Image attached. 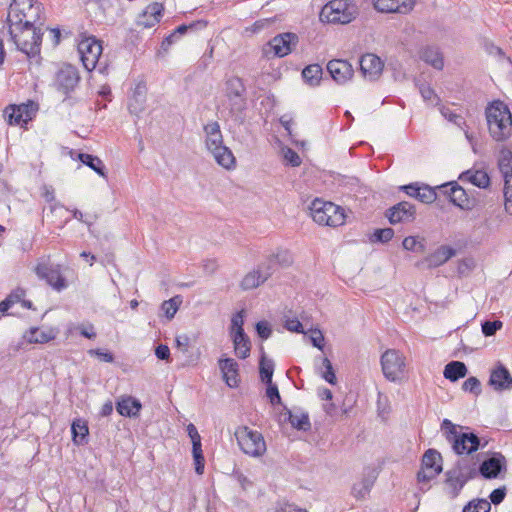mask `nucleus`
<instances>
[{"label":"nucleus","instance_id":"f3484780","mask_svg":"<svg viewBox=\"0 0 512 512\" xmlns=\"http://www.w3.org/2000/svg\"><path fill=\"white\" fill-rule=\"evenodd\" d=\"M488 385L497 393L512 390V375L502 363L491 370Z\"/></svg>","mask_w":512,"mask_h":512},{"label":"nucleus","instance_id":"ea45409f","mask_svg":"<svg viewBox=\"0 0 512 512\" xmlns=\"http://www.w3.org/2000/svg\"><path fill=\"white\" fill-rule=\"evenodd\" d=\"M79 160L94 170L98 175L106 177L105 165L99 157L87 153H80Z\"/></svg>","mask_w":512,"mask_h":512},{"label":"nucleus","instance_id":"c85d7f7f","mask_svg":"<svg viewBox=\"0 0 512 512\" xmlns=\"http://www.w3.org/2000/svg\"><path fill=\"white\" fill-rule=\"evenodd\" d=\"M146 95L147 87L145 82L137 83L133 90V94L128 105L129 111L131 113L138 115L144 110Z\"/></svg>","mask_w":512,"mask_h":512},{"label":"nucleus","instance_id":"aec40b11","mask_svg":"<svg viewBox=\"0 0 512 512\" xmlns=\"http://www.w3.org/2000/svg\"><path fill=\"white\" fill-rule=\"evenodd\" d=\"M499 168L504 177L505 209L512 214V156L503 157Z\"/></svg>","mask_w":512,"mask_h":512},{"label":"nucleus","instance_id":"cd10ccee","mask_svg":"<svg viewBox=\"0 0 512 512\" xmlns=\"http://www.w3.org/2000/svg\"><path fill=\"white\" fill-rule=\"evenodd\" d=\"M455 253L456 251L453 248L442 245L436 251L428 255L422 263L426 264L428 268L439 267L452 258Z\"/></svg>","mask_w":512,"mask_h":512},{"label":"nucleus","instance_id":"a19ab883","mask_svg":"<svg viewBox=\"0 0 512 512\" xmlns=\"http://www.w3.org/2000/svg\"><path fill=\"white\" fill-rule=\"evenodd\" d=\"M207 23L204 22V21H196V22H192L191 24L189 25H185V24H182L180 26H178L175 31L173 33H171L170 35H168L162 42V46H169L171 45L173 42H174V39L180 35H183L185 34L188 30H194L196 29L198 26L200 27H206Z\"/></svg>","mask_w":512,"mask_h":512},{"label":"nucleus","instance_id":"79ce46f5","mask_svg":"<svg viewBox=\"0 0 512 512\" xmlns=\"http://www.w3.org/2000/svg\"><path fill=\"white\" fill-rule=\"evenodd\" d=\"M274 372V362L271 359H268L264 352H262L260 362H259V373L262 382L270 383L272 381Z\"/></svg>","mask_w":512,"mask_h":512},{"label":"nucleus","instance_id":"49530a36","mask_svg":"<svg viewBox=\"0 0 512 512\" xmlns=\"http://www.w3.org/2000/svg\"><path fill=\"white\" fill-rule=\"evenodd\" d=\"M276 262L281 265L288 266L292 263V257L288 251H279L277 254L269 258L265 265L267 266L268 270L272 272Z\"/></svg>","mask_w":512,"mask_h":512},{"label":"nucleus","instance_id":"423d86ee","mask_svg":"<svg viewBox=\"0 0 512 512\" xmlns=\"http://www.w3.org/2000/svg\"><path fill=\"white\" fill-rule=\"evenodd\" d=\"M42 4L37 0H13L8 8L9 24H36L41 19Z\"/></svg>","mask_w":512,"mask_h":512},{"label":"nucleus","instance_id":"13d9d810","mask_svg":"<svg viewBox=\"0 0 512 512\" xmlns=\"http://www.w3.org/2000/svg\"><path fill=\"white\" fill-rule=\"evenodd\" d=\"M402 246L405 250L413 251V252H423L424 251V245L417 240L416 237L408 236L406 237L403 242Z\"/></svg>","mask_w":512,"mask_h":512},{"label":"nucleus","instance_id":"39448f33","mask_svg":"<svg viewBox=\"0 0 512 512\" xmlns=\"http://www.w3.org/2000/svg\"><path fill=\"white\" fill-rule=\"evenodd\" d=\"M441 429L446 439L452 444L454 452L458 455L471 454L480 447V438L475 433H461L450 420L444 419Z\"/></svg>","mask_w":512,"mask_h":512},{"label":"nucleus","instance_id":"72a5a7b5","mask_svg":"<svg viewBox=\"0 0 512 512\" xmlns=\"http://www.w3.org/2000/svg\"><path fill=\"white\" fill-rule=\"evenodd\" d=\"M452 194L451 203L463 210H470L473 207L472 200L468 197L467 192L457 182L448 187Z\"/></svg>","mask_w":512,"mask_h":512},{"label":"nucleus","instance_id":"774afa93","mask_svg":"<svg viewBox=\"0 0 512 512\" xmlns=\"http://www.w3.org/2000/svg\"><path fill=\"white\" fill-rule=\"evenodd\" d=\"M284 327L291 332L304 333L303 326L297 318H287Z\"/></svg>","mask_w":512,"mask_h":512},{"label":"nucleus","instance_id":"a211bd4d","mask_svg":"<svg viewBox=\"0 0 512 512\" xmlns=\"http://www.w3.org/2000/svg\"><path fill=\"white\" fill-rule=\"evenodd\" d=\"M374 8L381 13L408 14L416 0H372Z\"/></svg>","mask_w":512,"mask_h":512},{"label":"nucleus","instance_id":"e2e57ef3","mask_svg":"<svg viewBox=\"0 0 512 512\" xmlns=\"http://www.w3.org/2000/svg\"><path fill=\"white\" fill-rule=\"evenodd\" d=\"M274 512H308L305 509L299 508L294 504L278 501L274 506Z\"/></svg>","mask_w":512,"mask_h":512},{"label":"nucleus","instance_id":"c9c22d12","mask_svg":"<svg viewBox=\"0 0 512 512\" xmlns=\"http://www.w3.org/2000/svg\"><path fill=\"white\" fill-rule=\"evenodd\" d=\"M468 373V369L464 362L451 361L449 362L443 371V375L447 380L456 382L460 378H464Z\"/></svg>","mask_w":512,"mask_h":512},{"label":"nucleus","instance_id":"e433bc0d","mask_svg":"<svg viewBox=\"0 0 512 512\" xmlns=\"http://www.w3.org/2000/svg\"><path fill=\"white\" fill-rule=\"evenodd\" d=\"M235 354L240 359H246L250 355L251 343L249 337L246 333L242 334V337H239L238 334L232 335Z\"/></svg>","mask_w":512,"mask_h":512},{"label":"nucleus","instance_id":"a18cd8bd","mask_svg":"<svg viewBox=\"0 0 512 512\" xmlns=\"http://www.w3.org/2000/svg\"><path fill=\"white\" fill-rule=\"evenodd\" d=\"M321 361V366L317 368L318 373L329 384L335 385L337 383V377L331 361L326 357L322 358Z\"/></svg>","mask_w":512,"mask_h":512},{"label":"nucleus","instance_id":"8fccbe9b","mask_svg":"<svg viewBox=\"0 0 512 512\" xmlns=\"http://www.w3.org/2000/svg\"><path fill=\"white\" fill-rule=\"evenodd\" d=\"M373 482H354L351 493L357 499H364L369 495Z\"/></svg>","mask_w":512,"mask_h":512},{"label":"nucleus","instance_id":"f03ea898","mask_svg":"<svg viewBox=\"0 0 512 512\" xmlns=\"http://www.w3.org/2000/svg\"><path fill=\"white\" fill-rule=\"evenodd\" d=\"M488 131L493 140L503 142L512 135V114L506 103L493 100L485 108Z\"/></svg>","mask_w":512,"mask_h":512},{"label":"nucleus","instance_id":"864d4df0","mask_svg":"<svg viewBox=\"0 0 512 512\" xmlns=\"http://www.w3.org/2000/svg\"><path fill=\"white\" fill-rule=\"evenodd\" d=\"M394 236V230L392 228L376 229L371 236L372 242L387 243Z\"/></svg>","mask_w":512,"mask_h":512},{"label":"nucleus","instance_id":"4be33fe9","mask_svg":"<svg viewBox=\"0 0 512 512\" xmlns=\"http://www.w3.org/2000/svg\"><path fill=\"white\" fill-rule=\"evenodd\" d=\"M187 432L192 441V453L195 464V471L201 475L204 471L205 459L202 452L201 437L193 424L187 426Z\"/></svg>","mask_w":512,"mask_h":512},{"label":"nucleus","instance_id":"603ef678","mask_svg":"<svg viewBox=\"0 0 512 512\" xmlns=\"http://www.w3.org/2000/svg\"><path fill=\"white\" fill-rule=\"evenodd\" d=\"M244 325V311L241 310L235 313L231 319V333L238 334L239 337H242V334L245 333L243 329Z\"/></svg>","mask_w":512,"mask_h":512},{"label":"nucleus","instance_id":"5fc2aeb1","mask_svg":"<svg viewBox=\"0 0 512 512\" xmlns=\"http://www.w3.org/2000/svg\"><path fill=\"white\" fill-rule=\"evenodd\" d=\"M462 389L465 391V392H470L472 394H474L475 396H478L481 394V383L479 381L478 378L474 377V376H471L469 378H467L463 384H462Z\"/></svg>","mask_w":512,"mask_h":512},{"label":"nucleus","instance_id":"de8ad7c7","mask_svg":"<svg viewBox=\"0 0 512 512\" xmlns=\"http://www.w3.org/2000/svg\"><path fill=\"white\" fill-rule=\"evenodd\" d=\"M180 303L181 300L179 299V296L173 297L162 303L161 310L163 311L167 319L171 320L175 316Z\"/></svg>","mask_w":512,"mask_h":512},{"label":"nucleus","instance_id":"dca6fc26","mask_svg":"<svg viewBox=\"0 0 512 512\" xmlns=\"http://www.w3.org/2000/svg\"><path fill=\"white\" fill-rule=\"evenodd\" d=\"M299 37L292 32H285L273 37L268 45L277 57H285L290 54L297 46Z\"/></svg>","mask_w":512,"mask_h":512},{"label":"nucleus","instance_id":"338daca9","mask_svg":"<svg viewBox=\"0 0 512 512\" xmlns=\"http://www.w3.org/2000/svg\"><path fill=\"white\" fill-rule=\"evenodd\" d=\"M284 159L293 167H297L301 164L298 153L291 148L284 150Z\"/></svg>","mask_w":512,"mask_h":512},{"label":"nucleus","instance_id":"58836bf2","mask_svg":"<svg viewBox=\"0 0 512 512\" xmlns=\"http://www.w3.org/2000/svg\"><path fill=\"white\" fill-rule=\"evenodd\" d=\"M225 95L226 97H236L246 95V87L241 78L233 76L229 78L225 83Z\"/></svg>","mask_w":512,"mask_h":512},{"label":"nucleus","instance_id":"393cba45","mask_svg":"<svg viewBox=\"0 0 512 512\" xmlns=\"http://www.w3.org/2000/svg\"><path fill=\"white\" fill-rule=\"evenodd\" d=\"M219 367L226 384L231 388L237 387L240 381L238 363L232 358H224L219 360Z\"/></svg>","mask_w":512,"mask_h":512},{"label":"nucleus","instance_id":"37998d69","mask_svg":"<svg viewBox=\"0 0 512 512\" xmlns=\"http://www.w3.org/2000/svg\"><path fill=\"white\" fill-rule=\"evenodd\" d=\"M284 408L288 415V421L290 422L292 427L302 431H308L311 428V423L307 413H302L301 415H294L287 407Z\"/></svg>","mask_w":512,"mask_h":512},{"label":"nucleus","instance_id":"bf43d9fd","mask_svg":"<svg viewBox=\"0 0 512 512\" xmlns=\"http://www.w3.org/2000/svg\"><path fill=\"white\" fill-rule=\"evenodd\" d=\"M266 395L270 400V403L272 405L276 404H282L281 402V396L278 390V387L276 384H274L272 381L270 383H266Z\"/></svg>","mask_w":512,"mask_h":512},{"label":"nucleus","instance_id":"1a4fd4ad","mask_svg":"<svg viewBox=\"0 0 512 512\" xmlns=\"http://www.w3.org/2000/svg\"><path fill=\"white\" fill-rule=\"evenodd\" d=\"M103 47L100 40L94 36L86 37L78 43V53L83 66L86 70L92 71L97 65H99L100 72H104L107 67L104 65L101 67L100 56L102 54Z\"/></svg>","mask_w":512,"mask_h":512},{"label":"nucleus","instance_id":"7c9ffc66","mask_svg":"<svg viewBox=\"0 0 512 512\" xmlns=\"http://www.w3.org/2000/svg\"><path fill=\"white\" fill-rule=\"evenodd\" d=\"M459 179L461 181H467L479 188H487L490 185V177L484 170L470 169L461 173Z\"/></svg>","mask_w":512,"mask_h":512},{"label":"nucleus","instance_id":"20e7f679","mask_svg":"<svg viewBox=\"0 0 512 512\" xmlns=\"http://www.w3.org/2000/svg\"><path fill=\"white\" fill-rule=\"evenodd\" d=\"M358 14V6L353 0H331L322 8L320 19L328 23L348 24Z\"/></svg>","mask_w":512,"mask_h":512},{"label":"nucleus","instance_id":"9d476101","mask_svg":"<svg viewBox=\"0 0 512 512\" xmlns=\"http://www.w3.org/2000/svg\"><path fill=\"white\" fill-rule=\"evenodd\" d=\"M81 77L78 69L71 65H63L55 74L54 87L56 90L65 95L64 102L69 101L72 104L71 93L75 91L80 83Z\"/></svg>","mask_w":512,"mask_h":512},{"label":"nucleus","instance_id":"ddd939ff","mask_svg":"<svg viewBox=\"0 0 512 512\" xmlns=\"http://www.w3.org/2000/svg\"><path fill=\"white\" fill-rule=\"evenodd\" d=\"M37 109L32 101L20 105L12 104L4 109L3 116L9 125L27 124L35 116Z\"/></svg>","mask_w":512,"mask_h":512},{"label":"nucleus","instance_id":"6e6552de","mask_svg":"<svg viewBox=\"0 0 512 512\" xmlns=\"http://www.w3.org/2000/svg\"><path fill=\"white\" fill-rule=\"evenodd\" d=\"M235 436L240 449L253 457L262 456L266 452V443L263 435L247 426L239 427Z\"/></svg>","mask_w":512,"mask_h":512},{"label":"nucleus","instance_id":"4c0bfd02","mask_svg":"<svg viewBox=\"0 0 512 512\" xmlns=\"http://www.w3.org/2000/svg\"><path fill=\"white\" fill-rule=\"evenodd\" d=\"M323 70L319 64L306 66L302 71L304 81L310 86H317L322 79Z\"/></svg>","mask_w":512,"mask_h":512},{"label":"nucleus","instance_id":"4d7b16f0","mask_svg":"<svg viewBox=\"0 0 512 512\" xmlns=\"http://www.w3.org/2000/svg\"><path fill=\"white\" fill-rule=\"evenodd\" d=\"M482 333L486 337H490L496 334L498 330H500L503 326V323L500 320H494V321H484L482 323Z\"/></svg>","mask_w":512,"mask_h":512},{"label":"nucleus","instance_id":"6ab92c4d","mask_svg":"<svg viewBox=\"0 0 512 512\" xmlns=\"http://www.w3.org/2000/svg\"><path fill=\"white\" fill-rule=\"evenodd\" d=\"M327 71L332 79L338 84H345L354 74L352 65L343 59H333L327 64Z\"/></svg>","mask_w":512,"mask_h":512},{"label":"nucleus","instance_id":"052dcab7","mask_svg":"<svg viewBox=\"0 0 512 512\" xmlns=\"http://www.w3.org/2000/svg\"><path fill=\"white\" fill-rule=\"evenodd\" d=\"M42 196L48 203H53L50 206L51 212H54L58 208H63L62 204L55 202L54 189L51 186H44V192H43Z\"/></svg>","mask_w":512,"mask_h":512},{"label":"nucleus","instance_id":"5701e85b","mask_svg":"<svg viewBox=\"0 0 512 512\" xmlns=\"http://www.w3.org/2000/svg\"><path fill=\"white\" fill-rule=\"evenodd\" d=\"M272 272L268 270L265 263L259 265L258 269L247 273L240 283V287L243 290H251L257 288L263 284L270 276Z\"/></svg>","mask_w":512,"mask_h":512},{"label":"nucleus","instance_id":"680f3d73","mask_svg":"<svg viewBox=\"0 0 512 512\" xmlns=\"http://www.w3.org/2000/svg\"><path fill=\"white\" fill-rule=\"evenodd\" d=\"M255 329L258 336L263 340L268 339L272 335L271 325L265 320L257 322Z\"/></svg>","mask_w":512,"mask_h":512},{"label":"nucleus","instance_id":"9b49d317","mask_svg":"<svg viewBox=\"0 0 512 512\" xmlns=\"http://www.w3.org/2000/svg\"><path fill=\"white\" fill-rule=\"evenodd\" d=\"M381 367L385 378L391 382L400 381L405 372V357L396 349H387L381 355Z\"/></svg>","mask_w":512,"mask_h":512},{"label":"nucleus","instance_id":"473e14b6","mask_svg":"<svg viewBox=\"0 0 512 512\" xmlns=\"http://www.w3.org/2000/svg\"><path fill=\"white\" fill-rule=\"evenodd\" d=\"M419 56L421 60L431 65L435 69L442 70L444 66V61L442 54L439 49L435 46H426L422 48L419 52Z\"/></svg>","mask_w":512,"mask_h":512},{"label":"nucleus","instance_id":"4468645a","mask_svg":"<svg viewBox=\"0 0 512 512\" xmlns=\"http://www.w3.org/2000/svg\"><path fill=\"white\" fill-rule=\"evenodd\" d=\"M441 471V454L435 449H428L422 457V469L417 473V480H432Z\"/></svg>","mask_w":512,"mask_h":512},{"label":"nucleus","instance_id":"09e8293b","mask_svg":"<svg viewBox=\"0 0 512 512\" xmlns=\"http://www.w3.org/2000/svg\"><path fill=\"white\" fill-rule=\"evenodd\" d=\"M490 502L485 499H477L469 502L464 508L463 512H490Z\"/></svg>","mask_w":512,"mask_h":512},{"label":"nucleus","instance_id":"b1692460","mask_svg":"<svg viewBox=\"0 0 512 512\" xmlns=\"http://www.w3.org/2000/svg\"><path fill=\"white\" fill-rule=\"evenodd\" d=\"M164 6L162 3L153 2L149 4L138 18V25L151 28L160 22Z\"/></svg>","mask_w":512,"mask_h":512},{"label":"nucleus","instance_id":"f704fd0d","mask_svg":"<svg viewBox=\"0 0 512 512\" xmlns=\"http://www.w3.org/2000/svg\"><path fill=\"white\" fill-rule=\"evenodd\" d=\"M71 433L74 444H87L89 436L87 421L81 418L75 419L71 424Z\"/></svg>","mask_w":512,"mask_h":512},{"label":"nucleus","instance_id":"2eb2a0df","mask_svg":"<svg viewBox=\"0 0 512 512\" xmlns=\"http://www.w3.org/2000/svg\"><path fill=\"white\" fill-rule=\"evenodd\" d=\"M389 223L392 225L398 223H411L416 219V207L408 201H401L385 212Z\"/></svg>","mask_w":512,"mask_h":512},{"label":"nucleus","instance_id":"2f4dec72","mask_svg":"<svg viewBox=\"0 0 512 512\" xmlns=\"http://www.w3.org/2000/svg\"><path fill=\"white\" fill-rule=\"evenodd\" d=\"M216 163L226 170H233L236 167V159L232 151L225 145L218 147L211 152Z\"/></svg>","mask_w":512,"mask_h":512},{"label":"nucleus","instance_id":"3c124183","mask_svg":"<svg viewBox=\"0 0 512 512\" xmlns=\"http://www.w3.org/2000/svg\"><path fill=\"white\" fill-rule=\"evenodd\" d=\"M436 197V191L432 187L421 184L419 195H417L416 199L422 203L430 204L436 200Z\"/></svg>","mask_w":512,"mask_h":512},{"label":"nucleus","instance_id":"bb28decb","mask_svg":"<svg viewBox=\"0 0 512 512\" xmlns=\"http://www.w3.org/2000/svg\"><path fill=\"white\" fill-rule=\"evenodd\" d=\"M228 109L232 120L237 125H242L245 122V110L247 107L246 95L227 97Z\"/></svg>","mask_w":512,"mask_h":512},{"label":"nucleus","instance_id":"c756f323","mask_svg":"<svg viewBox=\"0 0 512 512\" xmlns=\"http://www.w3.org/2000/svg\"><path fill=\"white\" fill-rule=\"evenodd\" d=\"M141 409V402L132 396L123 397L116 404L117 412L124 417H137Z\"/></svg>","mask_w":512,"mask_h":512},{"label":"nucleus","instance_id":"69168bd1","mask_svg":"<svg viewBox=\"0 0 512 512\" xmlns=\"http://www.w3.org/2000/svg\"><path fill=\"white\" fill-rule=\"evenodd\" d=\"M88 353L91 356H97L100 360L107 363H111L114 361V355L111 352L104 351L100 348L90 349Z\"/></svg>","mask_w":512,"mask_h":512},{"label":"nucleus","instance_id":"0e129e2a","mask_svg":"<svg viewBox=\"0 0 512 512\" xmlns=\"http://www.w3.org/2000/svg\"><path fill=\"white\" fill-rule=\"evenodd\" d=\"M310 340L312 345L319 350H323L324 348V335L320 329H311L310 330Z\"/></svg>","mask_w":512,"mask_h":512},{"label":"nucleus","instance_id":"f8f14e48","mask_svg":"<svg viewBox=\"0 0 512 512\" xmlns=\"http://www.w3.org/2000/svg\"><path fill=\"white\" fill-rule=\"evenodd\" d=\"M34 272L39 279L45 280L54 290L60 292L68 287V283L61 272V265L51 263L49 260L39 262Z\"/></svg>","mask_w":512,"mask_h":512},{"label":"nucleus","instance_id":"7ed1b4c3","mask_svg":"<svg viewBox=\"0 0 512 512\" xmlns=\"http://www.w3.org/2000/svg\"><path fill=\"white\" fill-rule=\"evenodd\" d=\"M10 40L28 57L40 54L42 32L35 24H9Z\"/></svg>","mask_w":512,"mask_h":512},{"label":"nucleus","instance_id":"0eeeda50","mask_svg":"<svg viewBox=\"0 0 512 512\" xmlns=\"http://www.w3.org/2000/svg\"><path fill=\"white\" fill-rule=\"evenodd\" d=\"M313 220L319 225L338 227L345 223L344 209L332 202L316 198L310 205Z\"/></svg>","mask_w":512,"mask_h":512},{"label":"nucleus","instance_id":"412c9836","mask_svg":"<svg viewBox=\"0 0 512 512\" xmlns=\"http://www.w3.org/2000/svg\"><path fill=\"white\" fill-rule=\"evenodd\" d=\"M361 72L369 80H376L383 71V62L375 54H365L359 61Z\"/></svg>","mask_w":512,"mask_h":512},{"label":"nucleus","instance_id":"c03bdc74","mask_svg":"<svg viewBox=\"0 0 512 512\" xmlns=\"http://www.w3.org/2000/svg\"><path fill=\"white\" fill-rule=\"evenodd\" d=\"M29 343L44 344L54 339V335L51 332L41 331L39 328L32 327L25 335Z\"/></svg>","mask_w":512,"mask_h":512},{"label":"nucleus","instance_id":"a878e982","mask_svg":"<svg viewBox=\"0 0 512 512\" xmlns=\"http://www.w3.org/2000/svg\"><path fill=\"white\" fill-rule=\"evenodd\" d=\"M203 129L206 136L205 145L210 152L223 146V136L217 121L207 123Z\"/></svg>","mask_w":512,"mask_h":512},{"label":"nucleus","instance_id":"f257e3e1","mask_svg":"<svg viewBox=\"0 0 512 512\" xmlns=\"http://www.w3.org/2000/svg\"><path fill=\"white\" fill-rule=\"evenodd\" d=\"M507 468L506 458L499 452L493 453L490 457L476 468V464H469L468 460L462 459L457 463V467L446 473V480H471L480 474L485 479H492L502 476Z\"/></svg>","mask_w":512,"mask_h":512},{"label":"nucleus","instance_id":"6e6d98bb","mask_svg":"<svg viewBox=\"0 0 512 512\" xmlns=\"http://www.w3.org/2000/svg\"><path fill=\"white\" fill-rule=\"evenodd\" d=\"M440 112L443 115V117H445L448 121L452 122L458 127L462 128L463 126L466 125L465 119L461 115L453 112L451 109L447 107H442L440 109Z\"/></svg>","mask_w":512,"mask_h":512}]
</instances>
